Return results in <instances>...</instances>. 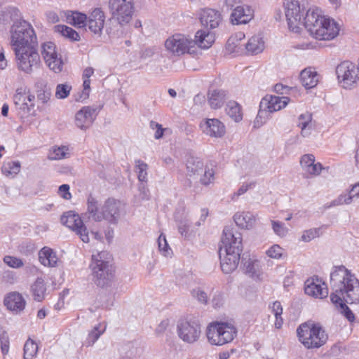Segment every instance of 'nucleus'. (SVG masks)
<instances>
[{
    "label": "nucleus",
    "instance_id": "f257e3e1",
    "mask_svg": "<svg viewBox=\"0 0 359 359\" xmlns=\"http://www.w3.org/2000/svg\"><path fill=\"white\" fill-rule=\"evenodd\" d=\"M332 302L359 303V280L345 266H336L330 273Z\"/></svg>",
    "mask_w": 359,
    "mask_h": 359
},
{
    "label": "nucleus",
    "instance_id": "f03ea898",
    "mask_svg": "<svg viewBox=\"0 0 359 359\" xmlns=\"http://www.w3.org/2000/svg\"><path fill=\"white\" fill-rule=\"evenodd\" d=\"M304 26L318 40L330 41L339 33V25L332 18L325 15L317 8H310L304 16Z\"/></svg>",
    "mask_w": 359,
    "mask_h": 359
},
{
    "label": "nucleus",
    "instance_id": "7ed1b4c3",
    "mask_svg": "<svg viewBox=\"0 0 359 359\" xmlns=\"http://www.w3.org/2000/svg\"><path fill=\"white\" fill-rule=\"evenodd\" d=\"M87 205V212L85 215L95 222L105 219L115 224L121 217L122 204L119 201L109 198L100 209L97 201L93 197L89 196Z\"/></svg>",
    "mask_w": 359,
    "mask_h": 359
},
{
    "label": "nucleus",
    "instance_id": "20e7f679",
    "mask_svg": "<svg viewBox=\"0 0 359 359\" xmlns=\"http://www.w3.org/2000/svg\"><path fill=\"white\" fill-rule=\"evenodd\" d=\"M10 45L13 50L39 46L37 36L29 22L18 20L13 22L10 29Z\"/></svg>",
    "mask_w": 359,
    "mask_h": 359
},
{
    "label": "nucleus",
    "instance_id": "39448f33",
    "mask_svg": "<svg viewBox=\"0 0 359 359\" xmlns=\"http://www.w3.org/2000/svg\"><path fill=\"white\" fill-rule=\"evenodd\" d=\"M111 255L107 251L98 252L92 255L90 268L95 284L104 287L113 279L114 269L110 264Z\"/></svg>",
    "mask_w": 359,
    "mask_h": 359
},
{
    "label": "nucleus",
    "instance_id": "423d86ee",
    "mask_svg": "<svg viewBox=\"0 0 359 359\" xmlns=\"http://www.w3.org/2000/svg\"><path fill=\"white\" fill-rule=\"evenodd\" d=\"M39 46H31L13 50L15 65L18 71L25 74H32L41 65Z\"/></svg>",
    "mask_w": 359,
    "mask_h": 359
},
{
    "label": "nucleus",
    "instance_id": "0eeeda50",
    "mask_svg": "<svg viewBox=\"0 0 359 359\" xmlns=\"http://www.w3.org/2000/svg\"><path fill=\"white\" fill-rule=\"evenodd\" d=\"M297 333L299 340L306 348H319L327 339L325 330L320 325L311 323L300 325Z\"/></svg>",
    "mask_w": 359,
    "mask_h": 359
},
{
    "label": "nucleus",
    "instance_id": "6e6552de",
    "mask_svg": "<svg viewBox=\"0 0 359 359\" xmlns=\"http://www.w3.org/2000/svg\"><path fill=\"white\" fill-rule=\"evenodd\" d=\"M237 329L231 323L213 322L208 325L206 335L211 345L222 346L231 342L237 336Z\"/></svg>",
    "mask_w": 359,
    "mask_h": 359
},
{
    "label": "nucleus",
    "instance_id": "1a4fd4ad",
    "mask_svg": "<svg viewBox=\"0 0 359 359\" xmlns=\"http://www.w3.org/2000/svg\"><path fill=\"white\" fill-rule=\"evenodd\" d=\"M283 7L289 29L294 32H299L300 26L304 25V13L308 11L306 7V1L304 0H285Z\"/></svg>",
    "mask_w": 359,
    "mask_h": 359
},
{
    "label": "nucleus",
    "instance_id": "9d476101",
    "mask_svg": "<svg viewBox=\"0 0 359 359\" xmlns=\"http://www.w3.org/2000/svg\"><path fill=\"white\" fill-rule=\"evenodd\" d=\"M108 8L111 18L121 26H124L132 20L134 0H109Z\"/></svg>",
    "mask_w": 359,
    "mask_h": 359
},
{
    "label": "nucleus",
    "instance_id": "9b49d317",
    "mask_svg": "<svg viewBox=\"0 0 359 359\" xmlns=\"http://www.w3.org/2000/svg\"><path fill=\"white\" fill-rule=\"evenodd\" d=\"M178 337L186 344H194L201 335V325L198 320L193 318L180 319L177 324Z\"/></svg>",
    "mask_w": 359,
    "mask_h": 359
},
{
    "label": "nucleus",
    "instance_id": "f8f14e48",
    "mask_svg": "<svg viewBox=\"0 0 359 359\" xmlns=\"http://www.w3.org/2000/svg\"><path fill=\"white\" fill-rule=\"evenodd\" d=\"M41 54L46 66L53 72L62 71L64 62L56 45L52 41L41 44Z\"/></svg>",
    "mask_w": 359,
    "mask_h": 359
},
{
    "label": "nucleus",
    "instance_id": "ddd939ff",
    "mask_svg": "<svg viewBox=\"0 0 359 359\" xmlns=\"http://www.w3.org/2000/svg\"><path fill=\"white\" fill-rule=\"evenodd\" d=\"M195 45L196 42L191 38L182 34H173L165 42L167 51L175 56H180L189 53Z\"/></svg>",
    "mask_w": 359,
    "mask_h": 359
},
{
    "label": "nucleus",
    "instance_id": "4468645a",
    "mask_svg": "<svg viewBox=\"0 0 359 359\" xmlns=\"http://www.w3.org/2000/svg\"><path fill=\"white\" fill-rule=\"evenodd\" d=\"M338 81L344 88H351L359 80V69L353 63L344 61L336 68Z\"/></svg>",
    "mask_w": 359,
    "mask_h": 359
},
{
    "label": "nucleus",
    "instance_id": "2eb2a0df",
    "mask_svg": "<svg viewBox=\"0 0 359 359\" xmlns=\"http://www.w3.org/2000/svg\"><path fill=\"white\" fill-rule=\"evenodd\" d=\"M221 252L236 253L241 255L242 247L241 233L235 229L226 226L223 230L222 245L219 248Z\"/></svg>",
    "mask_w": 359,
    "mask_h": 359
},
{
    "label": "nucleus",
    "instance_id": "dca6fc26",
    "mask_svg": "<svg viewBox=\"0 0 359 359\" xmlns=\"http://www.w3.org/2000/svg\"><path fill=\"white\" fill-rule=\"evenodd\" d=\"M60 219L61 223L74 231L83 242H89L88 231L78 214L74 211H68L62 215Z\"/></svg>",
    "mask_w": 359,
    "mask_h": 359
},
{
    "label": "nucleus",
    "instance_id": "f3484780",
    "mask_svg": "<svg viewBox=\"0 0 359 359\" xmlns=\"http://www.w3.org/2000/svg\"><path fill=\"white\" fill-rule=\"evenodd\" d=\"M290 102L288 97H279L276 95H267L263 97L259 104V111L257 116L255 124H257L258 119L264 116V113H273L280 110L286 107Z\"/></svg>",
    "mask_w": 359,
    "mask_h": 359
},
{
    "label": "nucleus",
    "instance_id": "a211bd4d",
    "mask_svg": "<svg viewBox=\"0 0 359 359\" xmlns=\"http://www.w3.org/2000/svg\"><path fill=\"white\" fill-rule=\"evenodd\" d=\"M98 112V108L94 106L82 107L75 114V126L81 130H88L93 125Z\"/></svg>",
    "mask_w": 359,
    "mask_h": 359
},
{
    "label": "nucleus",
    "instance_id": "6ab92c4d",
    "mask_svg": "<svg viewBox=\"0 0 359 359\" xmlns=\"http://www.w3.org/2000/svg\"><path fill=\"white\" fill-rule=\"evenodd\" d=\"M105 15L100 8H95L87 17L86 26L88 29L95 34L100 36L104 28Z\"/></svg>",
    "mask_w": 359,
    "mask_h": 359
},
{
    "label": "nucleus",
    "instance_id": "aec40b11",
    "mask_svg": "<svg viewBox=\"0 0 359 359\" xmlns=\"http://www.w3.org/2000/svg\"><path fill=\"white\" fill-rule=\"evenodd\" d=\"M300 165L308 178L319 175L321 171L325 169L320 163L316 162L313 154L303 155L300 160Z\"/></svg>",
    "mask_w": 359,
    "mask_h": 359
},
{
    "label": "nucleus",
    "instance_id": "412c9836",
    "mask_svg": "<svg viewBox=\"0 0 359 359\" xmlns=\"http://www.w3.org/2000/svg\"><path fill=\"white\" fill-rule=\"evenodd\" d=\"M305 293L315 298L323 299L327 296L326 284L318 278H310L305 282Z\"/></svg>",
    "mask_w": 359,
    "mask_h": 359
},
{
    "label": "nucleus",
    "instance_id": "4be33fe9",
    "mask_svg": "<svg viewBox=\"0 0 359 359\" xmlns=\"http://www.w3.org/2000/svg\"><path fill=\"white\" fill-rule=\"evenodd\" d=\"M201 128L208 135L213 137H222L226 133L224 124L217 118H208L201 123Z\"/></svg>",
    "mask_w": 359,
    "mask_h": 359
},
{
    "label": "nucleus",
    "instance_id": "5701e85b",
    "mask_svg": "<svg viewBox=\"0 0 359 359\" xmlns=\"http://www.w3.org/2000/svg\"><path fill=\"white\" fill-rule=\"evenodd\" d=\"M199 19L202 26L209 29L218 27L222 18L220 13L212 8H204L200 11Z\"/></svg>",
    "mask_w": 359,
    "mask_h": 359
},
{
    "label": "nucleus",
    "instance_id": "b1692460",
    "mask_svg": "<svg viewBox=\"0 0 359 359\" xmlns=\"http://www.w3.org/2000/svg\"><path fill=\"white\" fill-rule=\"evenodd\" d=\"M241 255L236 253L224 252L219 250L220 265L222 271L229 274L237 268Z\"/></svg>",
    "mask_w": 359,
    "mask_h": 359
},
{
    "label": "nucleus",
    "instance_id": "393cba45",
    "mask_svg": "<svg viewBox=\"0 0 359 359\" xmlns=\"http://www.w3.org/2000/svg\"><path fill=\"white\" fill-rule=\"evenodd\" d=\"M254 17L253 10L248 6H239L233 9L231 20L233 25L247 24Z\"/></svg>",
    "mask_w": 359,
    "mask_h": 359
},
{
    "label": "nucleus",
    "instance_id": "a878e982",
    "mask_svg": "<svg viewBox=\"0 0 359 359\" xmlns=\"http://www.w3.org/2000/svg\"><path fill=\"white\" fill-rule=\"evenodd\" d=\"M4 304L8 309L18 313L25 309L26 301L21 294L13 292L5 298Z\"/></svg>",
    "mask_w": 359,
    "mask_h": 359
},
{
    "label": "nucleus",
    "instance_id": "bb28decb",
    "mask_svg": "<svg viewBox=\"0 0 359 359\" xmlns=\"http://www.w3.org/2000/svg\"><path fill=\"white\" fill-rule=\"evenodd\" d=\"M233 220L240 228L250 229L256 224L257 215L249 211L238 212L234 215Z\"/></svg>",
    "mask_w": 359,
    "mask_h": 359
},
{
    "label": "nucleus",
    "instance_id": "cd10ccee",
    "mask_svg": "<svg viewBox=\"0 0 359 359\" xmlns=\"http://www.w3.org/2000/svg\"><path fill=\"white\" fill-rule=\"evenodd\" d=\"M359 198V183H355L351 186L348 193L340 194L336 199L333 200L330 207L341 205L343 204L349 205L355 199Z\"/></svg>",
    "mask_w": 359,
    "mask_h": 359
},
{
    "label": "nucleus",
    "instance_id": "c85d7f7f",
    "mask_svg": "<svg viewBox=\"0 0 359 359\" xmlns=\"http://www.w3.org/2000/svg\"><path fill=\"white\" fill-rule=\"evenodd\" d=\"M299 77L302 86L306 89L316 87L320 79L318 72L311 67L303 69L300 73Z\"/></svg>",
    "mask_w": 359,
    "mask_h": 359
},
{
    "label": "nucleus",
    "instance_id": "c756f323",
    "mask_svg": "<svg viewBox=\"0 0 359 359\" xmlns=\"http://www.w3.org/2000/svg\"><path fill=\"white\" fill-rule=\"evenodd\" d=\"M39 260L44 266L55 267L59 258L55 250L49 247H43L39 252Z\"/></svg>",
    "mask_w": 359,
    "mask_h": 359
},
{
    "label": "nucleus",
    "instance_id": "7c9ffc66",
    "mask_svg": "<svg viewBox=\"0 0 359 359\" xmlns=\"http://www.w3.org/2000/svg\"><path fill=\"white\" fill-rule=\"evenodd\" d=\"M228 98L226 90L222 89L210 90L208 93V101L212 109H219Z\"/></svg>",
    "mask_w": 359,
    "mask_h": 359
},
{
    "label": "nucleus",
    "instance_id": "2f4dec72",
    "mask_svg": "<svg viewBox=\"0 0 359 359\" xmlns=\"http://www.w3.org/2000/svg\"><path fill=\"white\" fill-rule=\"evenodd\" d=\"M60 15L61 18L65 17L67 23L75 27L79 28L86 27L87 16L85 14L68 11H61Z\"/></svg>",
    "mask_w": 359,
    "mask_h": 359
},
{
    "label": "nucleus",
    "instance_id": "473e14b6",
    "mask_svg": "<svg viewBox=\"0 0 359 359\" xmlns=\"http://www.w3.org/2000/svg\"><path fill=\"white\" fill-rule=\"evenodd\" d=\"M243 270L246 274L254 279H259L262 275L260 262L254 258H249L243 263Z\"/></svg>",
    "mask_w": 359,
    "mask_h": 359
},
{
    "label": "nucleus",
    "instance_id": "72a5a7b5",
    "mask_svg": "<svg viewBox=\"0 0 359 359\" xmlns=\"http://www.w3.org/2000/svg\"><path fill=\"white\" fill-rule=\"evenodd\" d=\"M264 47V41L261 34L252 36L245 44L246 51L250 55H257L262 53Z\"/></svg>",
    "mask_w": 359,
    "mask_h": 359
},
{
    "label": "nucleus",
    "instance_id": "f704fd0d",
    "mask_svg": "<svg viewBox=\"0 0 359 359\" xmlns=\"http://www.w3.org/2000/svg\"><path fill=\"white\" fill-rule=\"evenodd\" d=\"M196 42L200 48L206 49L210 48L215 41L214 35L212 33L207 32L204 30H198L195 35V39L193 40Z\"/></svg>",
    "mask_w": 359,
    "mask_h": 359
},
{
    "label": "nucleus",
    "instance_id": "c9c22d12",
    "mask_svg": "<svg viewBox=\"0 0 359 359\" xmlns=\"http://www.w3.org/2000/svg\"><path fill=\"white\" fill-rule=\"evenodd\" d=\"M297 126L301 128V134L303 137L309 136L313 128L311 114L306 112L299 115Z\"/></svg>",
    "mask_w": 359,
    "mask_h": 359
},
{
    "label": "nucleus",
    "instance_id": "e433bc0d",
    "mask_svg": "<svg viewBox=\"0 0 359 359\" xmlns=\"http://www.w3.org/2000/svg\"><path fill=\"white\" fill-rule=\"evenodd\" d=\"M32 294L36 302H41L46 295V286L42 278H37L31 286Z\"/></svg>",
    "mask_w": 359,
    "mask_h": 359
},
{
    "label": "nucleus",
    "instance_id": "4c0bfd02",
    "mask_svg": "<svg viewBox=\"0 0 359 359\" xmlns=\"http://www.w3.org/2000/svg\"><path fill=\"white\" fill-rule=\"evenodd\" d=\"M21 165L18 161H6L1 167L4 175L13 178L20 171Z\"/></svg>",
    "mask_w": 359,
    "mask_h": 359
},
{
    "label": "nucleus",
    "instance_id": "58836bf2",
    "mask_svg": "<svg viewBox=\"0 0 359 359\" xmlns=\"http://www.w3.org/2000/svg\"><path fill=\"white\" fill-rule=\"evenodd\" d=\"M70 156L69 149L67 146L53 147L49 151L48 158L51 161H58Z\"/></svg>",
    "mask_w": 359,
    "mask_h": 359
},
{
    "label": "nucleus",
    "instance_id": "ea45409f",
    "mask_svg": "<svg viewBox=\"0 0 359 359\" xmlns=\"http://www.w3.org/2000/svg\"><path fill=\"white\" fill-rule=\"evenodd\" d=\"M226 114L236 122L242 120L243 115L241 106L235 101H229L226 107Z\"/></svg>",
    "mask_w": 359,
    "mask_h": 359
},
{
    "label": "nucleus",
    "instance_id": "a19ab883",
    "mask_svg": "<svg viewBox=\"0 0 359 359\" xmlns=\"http://www.w3.org/2000/svg\"><path fill=\"white\" fill-rule=\"evenodd\" d=\"M203 168V163L196 157H189L187 161V170L189 176L198 174Z\"/></svg>",
    "mask_w": 359,
    "mask_h": 359
},
{
    "label": "nucleus",
    "instance_id": "79ce46f5",
    "mask_svg": "<svg viewBox=\"0 0 359 359\" xmlns=\"http://www.w3.org/2000/svg\"><path fill=\"white\" fill-rule=\"evenodd\" d=\"M55 29L56 32H60L63 36L72 41H78L80 40L79 34L72 27L58 25L55 27Z\"/></svg>",
    "mask_w": 359,
    "mask_h": 359
},
{
    "label": "nucleus",
    "instance_id": "37998d69",
    "mask_svg": "<svg viewBox=\"0 0 359 359\" xmlns=\"http://www.w3.org/2000/svg\"><path fill=\"white\" fill-rule=\"evenodd\" d=\"M104 332V329L100 330V325H95L88 333L83 345L87 347L93 346Z\"/></svg>",
    "mask_w": 359,
    "mask_h": 359
},
{
    "label": "nucleus",
    "instance_id": "c03bdc74",
    "mask_svg": "<svg viewBox=\"0 0 359 359\" xmlns=\"http://www.w3.org/2000/svg\"><path fill=\"white\" fill-rule=\"evenodd\" d=\"M38 352V345L29 338L24 345L23 359H32Z\"/></svg>",
    "mask_w": 359,
    "mask_h": 359
},
{
    "label": "nucleus",
    "instance_id": "a18cd8bd",
    "mask_svg": "<svg viewBox=\"0 0 359 359\" xmlns=\"http://www.w3.org/2000/svg\"><path fill=\"white\" fill-rule=\"evenodd\" d=\"M13 101L15 104L18 106L20 109L24 110L27 109L29 110V104L27 102V94L25 93L24 90L22 88L16 90L13 96Z\"/></svg>",
    "mask_w": 359,
    "mask_h": 359
},
{
    "label": "nucleus",
    "instance_id": "49530a36",
    "mask_svg": "<svg viewBox=\"0 0 359 359\" xmlns=\"http://www.w3.org/2000/svg\"><path fill=\"white\" fill-rule=\"evenodd\" d=\"M147 164L142 161H135V171L137 173L138 180L142 182H146L147 180Z\"/></svg>",
    "mask_w": 359,
    "mask_h": 359
},
{
    "label": "nucleus",
    "instance_id": "de8ad7c7",
    "mask_svg": "<svg viewBox=\"0 0 359 359\" xmlns=\"http://www.w3.org/2000/svg\"><path fill=\"white\" fill-rule=\"evenodd\" d=\"M158 245L160 252L165 257L170 256L172 253V249L168 244L165 236L161 233L158 238Z\"/></svg>",
    "mask_w": 359,
    "mask_h": 359
},
{
    "label": "nucleus",
    "instance_id": "09e8293b",
    "mask_svg": "<svg viewBox=\"0 0 359 359\" xmlns=\"http://www.w3.org/2000/svg\"><path fill=\"white\" fill-rule=\"evenodd\" d=\"M271 226L274 233L279 237H285L288 233V228L281 222L271 220Z\"/></svg>",
    "mask_w": 359,
    "mask_h": 359
},
{
    "label": "nucleus",
    "instance_id": "8fccbe9b",
    "mask_svg": "<svg viewBox=\"0 0 359 359\" xmlns=\"http://www.w3.org/2000/svg\"><path fill=\"white\" fill-rule=\"evenodd\" d=\"M71 90L72 86L68 83L57 84L55 88V95L57 99H65L69 96Z\"/></svg>",
    "mask_w": 359,
    "mask_h": 359
},
{
    "label": "nucleus",
    "instance_id": "3c124183",
    "mask_svg": "<svg viewBox=\"0 0 359 359\" xmlns=\"http://www.w3.org/2000/svg\"><path fill=\"white\" fill-rule=\"evenodd\" d=\"M241 168L245 175H255L258 173V165L254 161L244 162Z\"/></svg>",
    "mask_w": 359,
    "mask_h": 359
},
{
    "label": "nucleus",
    "instance_id": "603ef678",
    "mask_svg": "<svg viewBox=\"0 0 359 359\" xmlns=\"http://www.w3.org/2000/svg\"><path fill=\"white\" fill-rule=\"evenodd\" d=\"M51 97V89L46 84H43L41 88L37 90V98L42 103L48 102Z\"/></svg>",
    "mask_w": 359,
    "mask_h": 359
},
{
    "label": "nucleus",
    "instance_id": "864d4df0",
    "mask_svg": "<svg viewBox=\"0 0 359 359\" xmlns=\"http://www.w3.org/2000/svg\"><path fill=\"white\" fill-rule=\"evenodd\" d=\"M178 231L182 236L188 238L193 233L191 222L188 219L181 221L178 224Z\"/></svg>",
    "mask_w": 359,
    "mask_h": 359
},
{
    "label": "nucleus",
    "instance_id": "5fc2aeb1",
    "mask_svg": "<svg viewBox=\"0 0 359 359\" xmlns=\"http://www.w3.org/2000/svg\"><path fill=\"white\" fill-rule=\"evenodd\" d=\"M339 309L340 312L344 314V316L351 322L353 321L355 319L354 314L350 310V309L346 306L345 302L338 301L337 302H332Z\"/></svg>",
    "mask_w": 359,
    "mask_h": 359
},
{
    "label": "nucleus",
    "instance_id": "6e6d98bb",
    "mask_svg": "<svg viewBox=\"0 0 359 359\" xmlns=\"http://www.w3.org/2000/svg\"><path fill=\"white\" fill-rule=\"evenodd\" d=\"M0 345L1 351L4 355L8 353L10 347V340L8 334L6 331H1L0 332Z\"/></svg>",
    "mask_w": 359,
    "mask_h": 359
},
{
    "label": "nucleus",
    "instance_id": "4d7b16f0",
    "mask_svg": "<svg viewBox=\"0 0 359 359\" xmlns=\"http://www.w3.org/2000/svg\"><path fill=\"white\" fill-rule=\"evenodd\" d=\"M284 250L277 244L271 245L266 251V254L268 257L278 259L282 257Z\"/></svg>",
    "mask_w": 359,
    "mask_h": 359
},
{
    "label": "nucleus",
    "instance_id": "13d9d810",
    "mask_svg": "<svg viewBox=\"0 0 359 359\" xmlns=\"http://www.w3.org/2000/svg\"><path fill=\"white\" fill-rule=\"evenodd\" d=\"M215 180V170L212 167L206 166L203 175L201 178V182L203 185H209Z\"/></svg>",
    "mask_w": 359,
    "mask_h": 359
},
{
    "label": "nucleus",
    "instance_id": "bf43d9fd",
    "mask_svg": "<svg viewBox=\"0 0 359 359\" xmlns=\"http://www.w3.org/2000/svg\"><path fill=\"white\" fill-rule=\"evenodd\" d=\"M4 262L10 267L13 269H19L24 264L22 260L18 257L13 256H5L4 257Z\"/></svg>",
    "mask_w": 359,
    "mask_h": 359
},
{
    "label": "nucleus",
    "instance_id": "052dcab7",
    "mask_svg": "<svg viewBox=\"0 0 359 359\" xmlns=\"http://www.w3.org/2000/svg\"><path fill=\"white\" fill-rule=\"evenodd\" d=\"M320 236V229H310L303 232L301 240L304 242H309Z\"/></svg>",
    "mask_w": 359,
    "mask_h": 359
},
{
    "label": "nucleus",
    "instance_id": "680f3d73",
    "mask_svg": "<svg viewBox=\"0 0 359 359\" xmlns=\"http://www.w3.org/2000/svg\"><path fill=\"white\" fill-rule=\"evenodd\" d=\"M255 182L250 183H244L243 184L240 188L238 189L236 192H234L231 196V199L233 201H236L238 198L239 196L243 195L247 191L250 189H252L255 187Z\"/></svg>",
    "mask_w": 359,
    "mask_h": 359
},
{
    "label": "nucleus",
    "instance_id": "e2e57ef3",
    "mask_svg": "<svg viewBox=\"0 0 359 359\" xmlns=\"http://www.w3.org/2000/svg\"><path fill=\"white\" fill-rule=\"evenodd\" d=\"M192 295L194 297L197 299V300L199 302H201L202 304H207L208 297L206 292H204L203 290H202L201 289L196 288V289L193 290Z\"/></svg>",
    "mask_w": 359,
    "mask_h": 359
},
{
    "label": "nucleus",
    "instance_id": "0e129e2a",
    "mask_svg": "<svg viewBox=\"0 0 359 359\" xmlns=\"http://www.w3.org/2000/svg\"><path fill=\"white\" fill-rule=\"evenodd\" d=\"M149 126L155 132L154 138L156 140H158L163 137L165 129L163 128L162 125L151 121L149 123Z\"/></svg>",
    "mask_w": 359,
    "mask_h": 359
},
{
    "label": "nucleus",
    "instance_id": "69168bd1",
    "mask_svg": "<svg viewBox=\"0 0 359 359\" xmlns=\"http://www.w3.org/2000/svg\"><path fill=\"white\" fill-rule=\"evenodd\" d=\"M69 186L68 184H62L59 187L58 194L66 200H69L72 198V194L69 192Z\"/></svg>",
    "mask_w": 359,
    "mask_h": 359
},
{
    "label": "nucleus",
    "instance_id": "338daca9",
    "mask_svg": "<svg viewBox=\"0 0 359 359\" xmlns=\"http://www.w3.org/2000/svg\"><path fill=\"white\" fill-rule=\"evenodd\" d=\"M170 324V321L168 319L163 320L156 327V334L158 335H161L165 332L167 330Z\"/></svg>",
    "mask_w": 359,
    "mask_h": 359
},
{
    "label": "nucleus",
    "instance_id": "774afa93",
    "mask_svg": "<svg viewBox=\"0 0 359 359\" xmlns=\"http://www.w3.org/2000/svg\"><path fill=\"white\" fill-rule=\"evenodd\" d=\"M90 80L88 79H83V89L82 91V95L81 96V98L86 99L88 97L89 93L90 90Z\"/></svg>",
    "mask_w": 359,
    "mask_h": 359
}]
</instances>
